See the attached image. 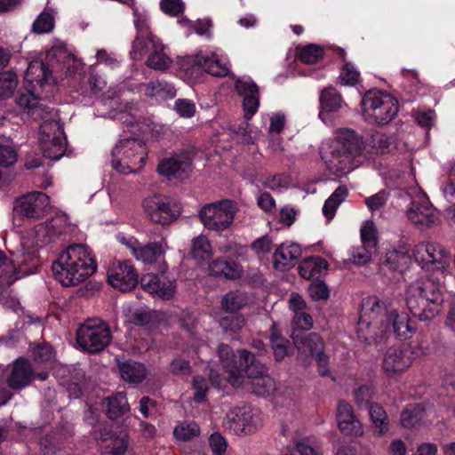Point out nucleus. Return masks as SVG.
Masks as SVG:
<instances>
[{
	"mask_svg": "<svg viewBox=\"0 0 455 455\" xmlns=\"http://www.w3.org/2000/svg\"><path fill=\"white\" fill-rule=\"evenodd\" d=\"M69 61L63 47H52L44 61L29 63L24 78L28 92L17 98V104L28 116L44 120L38 140L43 155L50 160H59L64 155L67 142L62 125L54 119L56 112L46 100L54 92L56 80L62 77Z\"/></svg>",
	"mask_w": 455,
	"mask_h": 455,
	"instance_id": "obj_1",
	"label": "nucleus"
},
{
	"mask_svg": "<svg viewBox=\"0 0 455 455\" xmlns=\"http://www.w3.org/2000/svg\"><path fill=\"white\" fill-rule=\"evenodd\" d=\"M388 149V138L383 133L372 134L363 140L354 130L339 128L331 140L323 143L321 156L327 169L336 177H342L360 164L369 154L384 153Z\"/></svg>",
	"mask_w": 455,
	"mask_h": 455,
	"instance_id": "obj_2",
	"label": "nucleus"
},
{
	"mask_svg": "<svg viewBox=\"0 0 455 455\" xmlns=\"http://www.w3.org/2000/svg\"><path fill=\"white\" fill-rule=\"evenodd\" d=\"M96 269L97 263L92 250L82 243L69 245L52 265L53 276L65 287L82 283Z\"/></svg>",
	"mask_w": 455,
	"mask_h": 455,
	"instance_id": "obj_3",
	"label": "nucleus"
},
{
	"mask_svg": "<svg viewBox=\"0 0 455 455\" xmlns=\"http://www.w3.org/2000/svg\"><path fill=\"white\" fill-rule=\"evenodd\" d=\"M406 306L420 321H429L439 313L443 302V285L432 278L416 281L406 291Z\"/></svg>",
	"mask_w": 455,
	"mask_h": 455,
	"instance_id": "obj_4",
	"label": "nucleus"
},
{
	"mask_svg": "<svg viewBox=\"0 0 455 455\" xmlns=\"http://www.w3.org/2000/svg\"><path fill=\"white\" fill-rule=\"evenodd\" d=\"M398 109L397 100L387 92L371 90L362 97V116L370 124L385 125L390 123L397 115Z\"/></svg>",
	"mask_w": 455,
	"mask_h": 455,
	"instance_id": "obj_5",
	"label": "nucleus"
},
{
	"mask_svg": "<svg viewBox=\"0 0 455 455\" xmlns=\"http://www.w3.org/2000/svg\"><path fill=\"white\" fill-rule=\"evenodd\" d=\"M390 311L392 309L387 303L378 297L363 299L358 322V337L367 343L378 341Z\"/></svg>",
	"mask_w": 455,
	"mask_h": 455,
	"instance_id": "obj_6",
	"label": "nucleus"
},
{
	"mask_svg": "<svg viewBox=\"0 0 455 455\" xmlns=\"http://www.w3.org/2000/svg\"><path fill=\"white\" fill-rule=\"evenodd\" d=\"M398 202L401 206H404L407 220L419 228H429L440 218L439 211L420 189L413 188L411 192L400 193Z\"/></svg>",
	"mask_w": 455,
	"mask_h": 455,
	"instance_id": "obj_7",
	"label": "nucleus"
},
{
	"mask_svg": "<svg viewBox=\"0 0 455 455\" xmlns=\"http://www.w3.org/2000/svg\"><path fill=\"white\" fill-rule=\"evenodd\" d=\"M112 165L123 174L137 172L144 166L147 151L145 144L135 138L121 140L112 150Z\"/></svg>",
	"mask_w": 455,
	"mask_h": 455,
	"instance_id": "obj_8",
	"label": "nucleus"
},
{
	"mask_svg": "<svg viewBox=\"0 0 455 455\" xmlns=\"http://www.w3.org/2000/svg\"><path fill=\"white\" fill-rule=\"evenodd\" d=\"M111 340L109 326L100 318L88 319L76 331L77 344L92 354L104 350Z\"/></svg>",
	"mask_w": 455,
	"mask_h": 455,
	"instance_id": "obj_9",
	"label": "nucleus"
},
{
	"mask_svg": "<svg viewBox=\"0 0 455 455\" xmlns=\"http://www.w3.org/2000/svg\"><path fill=\"white\" fill-rule=\"evenodd\" d=\"M236 212V204L225 199L202 207L199 218L205 228L221 232L230 228Z\"/></svg>",
	"mask_w": 455,
	"mask_h": 455,
	"instance_id": "obj_10",
	"label": "nucleus"
},
{
	"mask_svg": "<svg viewBox=\"0 0 455 455\" xmlns=\"http://www.w3.org/2000/svg\"><path fill=\"white\" fill-rule=\"evenodd\" d=\"M218 353L220 363L228 373V382L235 387L243 385L244 372L255 359L253 354L244 349L239 350L237 360L233 349L224 344L219 346Z\"/></svg>",
	"mask_w": 455,
	"mask_h": 455,
	"instance_id": "obj_11",
	"label": "nucleus"
},
{
	"mask_svg": "<svg viewBox=\"0 0 455 455\" xmlns=\"http://www.w3.org/2000/svg\"><path fill=\"white\" fill-rule=\"evenodd\" d=\"M223 426L232 434L244 436L258 431L262 426L260 413L249 406L232 408L225 416Z\"/></svg>",
	"mask_w": 455,
	"mask_h": 455,
	"instance_id": "obj_12",
	"label": "nucleus"
},
{
	"mask_svg": "<svg viewBox=\"0 0 455 455\" xmlns=\"http://www.w3.org/2000/svg\"><path fill=\"white\" fill-rule=\"evenodd\" d=\"M412 256L427 270H444L451 262V253L442 244L436 243L417 244L412 251Z\"/></svg>",
	"mask_w": 455,
	"mask_h": 455,
	"instance_id": "obj_13",
	"label": "nucleus"
},
{
	"mask_svg": "<svg viewBox=\"0 0 455 455\" xmlns=\"http://www.w3.org/2000/svg\"><path fill=\"white\" fill-rule=\"evenodd\" d=\"M167 269V265L163 262L159 266L161 276L153 273L143 275L140 280L143 290L165 300L172 299L177 290L176 280L165 275Z\"/></svg>",
	"mask_w": 455,
	"mask_h": 455,
	"instance_id": "obj_14",
	"label": "nucleus"
},
{
	"mask_svg": "<svg viewBox=\"0 0 455 455\" xmlns=\"http://www.w3.org/2000/svg\"><path fill=\"white\" fill-rule=\"evenodd\" d=\"M142 206L147 216L155 223L166 225L176 219L178 211L171 202L161 196L145 198Z\"/></svg>",
	"mask_w": 455,
	"mask_h": 455,
	"instance_id": "obj_15",
	"label": "nucleus"
},
{
	"mask_svg": "<svg viewBox=\"0 0 455 455\" xmlns=\"http://www.w3.org/2000/svg\"><path fill=\"white\" fill-rule=\"evenodd\" d=\"M50 207V199L43 192H29L15 201L14 211L29 219L43 217Z\"/></svg>",
	"mask_w": 455,
	"mask_h": 455,
	"instance_id": "obj_16",
	"label": "nucleus"
},
{
	"mask_svg": "<svg viewBox=\"0 0 455 455\" xmlns=\"http://www.w3.org/2000/svg\"><path fill=\"white\" fill-rule=\"evenodd\" d=\"M109 284L126 292L133 289L138 283V274L130 261L113 262L108 270Z\"/></svg>",
	"mask_w": 455,
	"mask_h": 455,
	"instance_id": "obj_17",
	"label": "nucleus"
},
{
	"mask_svg": "<svg viewBox=\"0 0 455 455\" xmlns=\"http://www.w3.org/2000/svg\"><path fill=\"white\" fill-rule=\"evenodd\" d=\"M251 387L252 392L259 396H267L275 390V380L267 374L266 366L255 359L244 372V380Z\"/></svg>",
	"mask_w": 455,
	"mask_h": 455,
	"instance_id": "obj_18",
	"label": "nucleus"
},
{
	"mask_svg": "<svg viewBox=\"0 0 455 455\" xmlns=\"http://www.w3.org/2000/svg\"><path fill=\"white\" fill-rule=\"evenodd\" d=\"M235 88L237 93L243 97V108L244 118L250 120L259 107V88L250 77L238 78Z\"/></svg>",
	"mask_w": 455,
	"mask_h": 455,
	"instance_id": "obj_19",
	"label": "nucleus"
},
{
	"mask_svg": "<svg viewBox=\"0 0 455 455\" xmlns=\"http://www.w3.org/2000/svg\"><path fill=\"white\" fill-rule=\"evenodd\" d=\"M195 62L213 76L223 77L229 73V63L227 56L217 52L199 51L195 57Z\"/></svg>",
	"mask_w": 455,
	"mask_h": 455,
	"instance_id": "obj_20",
	"label": "nucleus"
},
{
	"mask_svg": "<svg viewBox=\"0 0 455 455\" xmlns=\"http://www.w3.org/2000/svg\"><path fill=\"white\" fill-rule=\"evenodd\" d=\"M413 361L412 352L407 346L389 347L383 358V369L388 374H395L408 369Z\"/></svg>",
	"mask_w": 455,
	"mask_h": 455,
	"instance_id": "obj_21",
	"label": "nucleus"
},
{
	"mask_svg": "<svg viewBox=\"0 0 455 455\" xmlns=\"http://www.w3.org/2000/svg\"><path fill=\"white\" fill-rule=\"evenodd\" d=\"M336 418L338 427L342 434L355 437L363 435V424L347 402L340 401L338 403Z\"/></svg>",
	"mask_w": 455,
	"mask_h": 455,
	"instance_id": "obj_22",
	"label": "nucleus"
},
{
	"mask_svg": "<svg viewBox=\"0 0 455 455\" xmlns=\"http://www.w3.org/2000/svg\"><path fill=\"white\" fill-rule=\"evenodd\" d=\"M391 331L402 339H407L412 336L415 332V327L412 326L408 314L404 312L397 313L395 309H392L381 330L379 340H381Z\"/></svg>",
	"mask_w": 455,
	"mask_h": 455,
	"instance_id": "obj_23",
	"label": "nucleus"
},
{
	"mask_svg": "<svg viewBox=\"0 0 455 455\" xmlns=\"http://www.w3.org/2000/svg\"><path fill=\"white\" fill-rule=\"evenodd\" d=\"M157 171L163 176L182 180L191 172V161L187 155H176L163 159L158 164Z\"/></svg>",
	"mask_w": 455,
	"mask_h": 455,
	"instance_id": "obj_24",
	"label": "nucleus"
},
{
	"mask_svg": "<svg viewBox=\"0 0 455 455\" xmlns=\"http://www.w3.org/2000/svg\"><path fill=\"white\" fill-rule=\"evenodd\" d=\"M34 378L30 363L22 358L17 359L7 375L6 383L14 390H20L28 386Z\"/></svg>",
	"mask_w": 455,
	"mask_h": 455,
	"instance_id": "obj_25",
	"label": "nucleus"
},
{
	"mask_svg": "<svg viewBox=\"0 0 455 455\" xmlns=\"http://www.w3.org/2000/svg\"><path fill=\"white\" fill-rule=\"evenodd\" d=\"M64 232H66V219L61 216L52 218L50 221L37 225L35 228L36 247L47 244Z\"/></svg>",
	"mask_w": 455,
	"mask_h": 455,
	"instance_id": "obj_26",
	"label": "nucleus"
},
{
	"mask_svg": "<svg viewBox=\"0 0 455 455\" xmlns=\"http://www.w3.org/2000/svg\"><path fill=\"white\" fill-rule=\"evenodd\" d=\"M209 274L215 277L235 280L242 276L243 267L236 262L226 258H218L209 263Z\"/></svg>",
	"mask_w": 455,
	"mask_h": 455,
	"instance_id": "obj_27",
	"label": "nucleus"
},
{
	"mask_svg": "<svg viewBox=\"0 0 455 455\" xmlns=\"http://www.w3.org/2000/svg\"><path fill=\"white\" fill-rule=\"evenodd\" d=\"M148 41L151 44V52L147 60V66L156 70H165L172 63V60L164 52V46L155 35L149 34Z\"/></svg>",
	"mask_w": 455,
	"mask_h": 455,
	"instance_id": "obj_28",
	"label": "nucleus"
},
{
	"mask_svg": "<svg viewBox=\"0 0 455 455\" xmlns=\"http://www.w3.org/2000/svg\"><path fill=\"white\" fill-rule=\"evenodd\" d=\"M291 337L299 352L306 356L315 355L323 350V340L316 333L305 334L293 331Z\"/></svg>",
	"mask_w": 455,
	"mask_h": 455,
	"instance_id": "obj_29",
	"label": "nucleus"
},
{
	"mask_svg": "<svg viewBox=\"0 0 455 455\" xmlns=\"http://www.w3.org/2000/svg\"><path fill=\"white\" fill-rule=\"evenodd\" d=\"M127 127H132V131L135 133L136 131L145 132L149 130L148 125L145 121L140 120L138 115V110L129 103H121L120 111L113 116Z\"/></svg>",
	"mask_w": 455,
	"mask_h": 455,
	"instance_id": "obj_30",
	"label": "nucleus"
},
{
	"mask_svg": "<svg viewBox=\"0 0 455 455\" xmlns=\"http://www.w3.org/2000/svg\"><path fill=\"white\" fill-rule=\"evenodd\" d=\"M343 106L341 95L332 87H327L321 92L319 118L327 123L325 113H333L339 110Z\"/></svg>",
	"mask_w": 455,
	"mask_h": 455,
	"instance_id": "obj_31",
	"label": "nucleus"
},
{
	"mask_svg": "<svg viewBox=\"0 0 455 455\" xmlns=\"http://www.w3.org/2000/svg\"><path fill=\"white\" fill-rule=\"evenodd\" d=\"M369 415L373 434L378 436L387 435L389 431L390 422L385 410L380 405L372 403L369 407Z\"/></svg>",
	"mask_w": 455,
	"mask_h": 455,
	"instance_id": "obj_32",
	"label": "nucleus"
},
{
	"mask_svg": "<svg viewBox=\"0 0 455 455\" xmlns=\"http://www.w3.org/2000/svg\"><path fill=\"white\" fill-rule=\"evenodd\" d=\"M107 415L111 419H116L130 411L125 395L122 392H117L106 399L104 403Z\"/></svg>",
	"mask_w": 455,
	"mask_h": 455,
	"instance_id": "obj_33",
	"label": "nucleus"
},
{
	"mask_svg": "<svg viewBox=\"0 0 455 455\" xmlns=\"http://www.w3.org/2000/svg\"><path fill=\"white\" fill-rule=\"evenodd\" d=\"M327 261L318 256L308 257L299 265V274L304 279H311L327 270Z\"/></svg>",
	"mask_w": 455,
	"mask_h": 455,
	"instance_id": "obj_34",
	"label": "nucleus"
},
{
	"mask_svg": "<svg viewBox=\"0 0 455 455\" xmlns=\"http://www.w3.org/2000/svg\"><path fill=\"white\" fill-rule=\"evenodd\" d=\"M425 415L426 409L422 404H410L401 413V426L407 429L415 427L423 422Z\"/></svg>",
	"mask_w": 455,
	"mask_h": 455,
	"instance_id": "obj_35",
	"label": "nucleus"
},
{
	"mask_svg": "<svg viewBox=\"0 0 455 455\" xmlns=\"http://www.w3.org/2000/svg\"><path fill=\"white\" fill-rule=\"evenodd\" d=\"M122 379L129 383H140L146 377L145 366L137 362L127 361L119 364Z\"/></svg>",
	"mask_w": 455,
	"mask_h": 455,
	"instance_id": "obj_36",
	"label": "nucleus"
},
{
	"mask_svg": "<svg viewBox=\"0 0 455 455\" xmlns=\"http://www.w3.org/2000/svg\"><path fill=\"white\" fill-rule=\"evenodd\" d=\"M411 259L410 249L406 244L392 248L386 253V264L389 268L397 270L405 267Z\"/></svg>",
	"mask_w": 455,
	"mask_h": 455,
	"instance_id": "obj_37",
	"label": "nucleus"
},
{
	"mask_svg": "<svg viewBox=\"0 0 455 455\" xmlns=\"http://www.w3.org/2000/svg\"><path fill=\"white\" fill-rule=\"evenodd\" d=\"M249 300L248 294L241 290H234L224 295L221 300V307L228 312H237L241 310Z\"/></svg>",
	"mask_w": 455,
	"mask_h": 455,
	"instance_id": "obj_38",
	"label": "nucleus"
},
{
	"mask_svg": "<svg viewBox=\"0 0 455 455\" xmlns=\"http://www.w3.org/2000/svg\"><path fill=\"white\" fill-rule=\"evenodd\" d=\"M145 94L159 99H172L176 95V90L166 82L153 81L145 84Z\"/></svg>",
	"mask_w": 455,
	"mask_h": 455,
	"instance_id": "obj_39",
	"label": "nucleus"
},
{
	"mask_svg": "<svg viewBox=\"0 0 455 455\" xmlns=\"http://www.w3.org/2000/svg\"><path fill=\"white\" fill-rule=\"evenodd\" d=\"M348 191L339 186L325 201L323 207V213L326 219L331 220L339 207V205L347 197Z\"/></svg>",
	"mask_w": 455,
	"mask_h": 455,
	"instance_id": "obj_40",
	"label": "nucleus"
},
{
	"mask_svg": "<svg viewBox=\"0 0 455 455\" xmlns=\"http://www.w3.org/2000/svg\"><path fill=\"white\" fill-rule=\"evenodd\" d=\"M164 254V250L159 243H149L140 247L136 259L144 263L152 264Z\"/></svg>",
	"mask_w": 455,
	"mask_h": 455,
	"instance_id": "obj_41",
	"label": "nucleus"
},
{
	"mask_svg": "<svg viewBox=\"0 0 455 455\" xmlns=\"http://www.w3.org/2000/svg\"><path fill=\"white\" fill-rule=\"evenodd\" d=\"M18 272L12 260H9L3 251H0V283L3 285H11L17 279Z\"/></svg>",
	"mask_w": 455,
	"mask_h": 455,
	"instance_id": "obj_42",
	"label": "nucleus"
},
{
	"mask_svg": "<svg viewBox=\"0 0 455 455\" xmlns=\"http://www.w3.org/2000/svg\"><path fill=\"white\" fill-rule=\"evenodd\" d=\"M309 438H292L289 446L286 448V455H295L297 452L300 455H322L320 451L314 449Z\"/></svg>",
	"mask_w": 455,
	"mask_h": 455,
	"instance_id": "obj_43",
	"label": "nucleus"
},
{
	"mask_svg": "<svg viewBox=\"0 0 455 455\" xmlns=\"http://www.w3.org/2000/svg\"><path fill=\"white\" fill-rule=\"evenodd\" d=\"M122 310L126 320L136 325L147 324L151 320V313L145 308H133L129 305H124Z\"/></svg>",
	"mask_w": 455,
	"mask_h": 455,
	"instance_id": "obj_44",
	"label": "nucleus"
},
{
	"mask_svg": "<svg viewBox=\"0 0 455 455\" xmlns=\"http://www.w3.org/2000/svg\"><path fill=\"white\" fill-rule=\"evenodd\" d=\"M133 24L138 32L137 35L152 34L150 32V21L148 12L144 8L132 6Z\"/></svg>",
	"mask_w": 455,
	"mask_h": 455,
	"instance_id": "obj_45",
	"label": "nucleus"
},
{
	"mask_svg": "<svg viewBox=\"0 0 455 455\" xmlns=\"http://www.w3.org/2000/svg\"><path fill=\"white\" fill-rule=\"evenodd\" d=\"M192 257L198 260H204L212 255V246L208 238L199 235L192 241Z\"/></svg>",
	"mask_w": 455,
	"mask_h": 455,
	"instance_id": "obj_46",
	"label": "nucleus"
},
{
	"mask_svg": "<svg viewBox=\"0 0 455 455\" xmlns=\"http://www.w3.org/2000/svg\"><path fill=\"white\" fill-rule=\"evenodd\" d=\"M18 84V78L14 72L4 71L0 74V99L10 98Z\"/></svg>",
	"mask_w": 455,
	"mask_h": 455,
	"instance_id": "obj_47",
	"label": "nucleus"
},
{
	"mask_svg": "<svg viewBox=\"0 0 455 455\" xmlns=\"http://www.w3.org/2000/svg\"><path fill=\"white\" fill-rule=\"evenodd\" d=\"M298 55L302 62L313 64L323 59L324 49L318 44H309L302 47Z\"/></svg>",
	"mask_w": 455,
	"mask_h": 455,
	"instance_id": "obj_48",
	"label": "nucleus"
},
{
	"mask_svg": "<svg viewBox=\"0 0 455 455\" xmlns=\"http://www.w3.org/2000/svg\"><path fill=\"white\" fill-rule=\"evenodd\" d=\"M173 435L179 440L189 441L200 435V427L195 422L183 421L175 427Z\"/></svg>",
	"mask_w": 455,
	"mask_h": 455,
	"instance_id": "obj_49",
	"label": "nucleus"
},
{
	"mask_svg": "<svg viewBox=\"0 0 455 455\" xmlns=\"http://www.w3.org/2000/svg\"><path fill=\"white\" fill-rule=\"evenodd\" d=\"M54 28V17L52 12L44 10L33 23L32 30L36 34L51 32Z\"/></svg>",
	"mask_w": 455,
	"mask_h": 455,
	"instance_id": "obj_50",
	"label": "nucleus"
},
{
	"mask_svg": "<svg viewBox=\"0 0 455 455\" xmlns=\"http://www.w3.org/2000/svg\"><path fill=\"white\" fill-rule=\"evenodd\" d=\"M149 51H151V44L148 41V34L137 35L130 52L131 57L135 60H140Z\"/></svg>",
	"mask_w": 455,
	"mask_h": 455,
	"instance_id": "obj_51",
	"label": "nucleus"
},
{
	"mask_svg": "<svg viewBox=\"0 0 455 455\" xmlns=\"http://www.w3.org/2000/svg\"><path fill=\"white\" fill-rule=\"evenodd\" d=\"M375 248H370V246L362 243L361 245L352 247L349 250L350 259L354 264L364 265L371 260Z\"/></svg>",
	"mask_w": 455,
	"mask_h": 455,
	"instance_id": "obj_52",
	"label": "nucleus"
},
{
	"mask_svg": "<svg viewBox=\"0 0 455 455\" xmlns=\"http://www.w3.org/2000/svg\"><path fill=\"white\" fill-rule=\"evenodd\" d=\"M18 159L17 149L12 141L0 142V166L8 167Z\"/></svg>",
	"mask_w": 455,
	"mask_h": 455,
	"instance_id": "obj_53",
	"label": "nucleus"
},
{
	"mask_svg": "<svg viewBox=\"0 0 455 455\" xmlns=\"http://www.w3.org/2000/svg\"><path fill=\"white\" fill-rule=\"evenodd\" d=\"M274 355L276 361L284 359V339L282 336V331L277 330L275 323L271 327V333L269 337Z\"/></svg>",
	"mask_w": 455,
	"mask_h": 455,
	"instance_id": "obj_54",
	"label": "nucleus"
},
{
	"mask_svg": "<svg viewBox=\"0 0 455 455\" xmlns=\"http://www.w3.org/2000/svg\"><path fill=\"white\" fill-rule=\"evenodd\" d=\"M128 436L125 433L114 436L109 443L105 445V452L111 455H124L128 449Z\"/></svg>",
	"mask_w": 455,
	"mask_h": 455,
	"instance_id": "obj_55",
	"label": "nucleus"
},
{
	"mask_svg": "<svg viewBox=\"0 0 455 455\" xmlns=\"http://www.w3.org/2000/svg\"><path fill=\"white\" fill-rule=\"evenodd\" d=\"M362 243L370 246V248H376L377 228L372 220H365L360 229Z\"/></svg>",
	"mask_w": 455,
	"mask_h": 455,
	"instance_id": "obj_56",
	"label": "nucleus"
},
{
	"mask_svg": "<svg viewBox=\"0 0 455 455\" xmlns=\"http://www.w3.org/2000/svg\"><path fill=\"white\" fill-rule=\"evenodd\" d=\"M229 131L233 134V138L242 144L254 143L251 132L249 130V124L243 123L239 125L232 124Z\"/></svg>",
	"mask_w": 455,
	"mask_h": 455,
	"instance_id": "obj_57",
	"label": "nucleus"
},
{
	"mask_svg": "<svg viewBox=\"0 0 455 455\" xmlns=\"http://www.w3.org/2000/svg\"><path fill=\"white\" fill-rule=\"evenodd\" d=\"M360 77V73L352 63H345L343 66L339 78L344 85L354 86L355 85Z\"/></svg>",
	"mask_w": 455,
	"mask_h": 455,
	"instance_id": "obj_58",
	"label": "nucleus"
},
{
	"mask_svg": "<svg viewBox=\"0 0 455 455\" xmlns=\"http://www.w3.org/2000/svg\"><path fill=\"white\" fill-rule=\"evenodd\" d=\"M308 292L313 300H327L330 296L329 288L322 280L312 282L308 287Z\"/></svg>",
	"mask_w": 455,
	"mask_h": 455,
	"instance_id": "obj_59",
	"label": "nucleus"
},
{
	"mask_svg": "<svg viewBox=\"0 0 455 455\" xmlns=\"http://www.w3.org/2000/svg\"><path fill=\"white\" fill-rule=\"evenodd\" d=\"M244 318L240 315L225 316L220 319V325L225 331L236 332L244 325Z\"/></svg>",
	"mask_w": 455,
	"mask_h": 455,
	"instance_id": "obj_60",
	"label": "nucleus"
},
{
	"mask_svg": "<svg viewBox=\"0 0 455 455\" xmlns=\"http://www.w3.org/2000/svg\"><path fill=\"white\" fill-rule=\"evenodd\" d=\"M412 116L419 125L427 130L435 125L436 118L435 112L432 109L414 111Z\"/></svg>",
	"mask_w": 455,
	"mask_h": 455,
	"instance_id": "obj_61",
	"label": "nucleus"
},
{
	"mask_svg": "<svg viewBox=\"0 0 455 455\" xmlns=\"http://www.w3.org/2000/svg\"><path fill=\"white\" fill-rule=\"evenodd\" d=\"M84 373L81 369H76V376L73 380H67L65 385L70 396L74 398L79 397L83 394V380Z\"/></svg>",
	"mask_w": 455,
	"mask_h": 455,
	"instance_id": "obj_62",
	"label": "nucleus"
},
{
	"mask_svg": "<svg viewBox=\"0 0 455 455\" xmlns=\"http://www.w3.org/2000/svg\"><path fill=\"white\" fill-rule=\"evenodd\" d=\"M160 8L165 14L177 17L184 12L185 4L182 0H161Z\"/></svg>",
	"mask_w": 455,
	"mask_h": 455,
	"instance_id": "obj_63",
	"label": "nucleus"
},
{
	"mask_svg": "<svg viewBox=\"0 0 455 455\" xmlns=\"http://www.w3.org/2000/svg\"><path fill=\"white\" fill-rule=\"evenodd\" d=\"M443 196L450 203L455 202V163L451 166L446 184L442 187Z\"/></svg>",
	"mask_w": 455,
	"mask_h": 455,
	"instance_id": "obj_64",
	"label": "nucleus"
}]
</instances>
